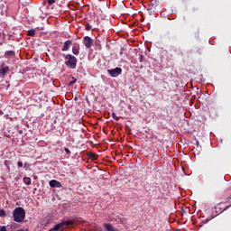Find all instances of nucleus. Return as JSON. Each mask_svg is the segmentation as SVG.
I'll list each match as a JSON object with an SVG mask.
<instances>
[{
  "instance_id": "f257e3e1",
  "label": "nucleus",
  "mask_w": 231,
  "mask_h": 231,
  "mask_svg": "<svg viewBox=\"0 0 231 231\" xmlns=\"http://www.w3.org/2000/svg\"><path fill=\"white\" fill-rule=\"evenodd\" d=\"M26 218V211L24 208L18 207L13 211V219L15 223H23Z\"/></svg>"
},
{
  "instance_id": "f03ea898",
  "label": "nucleus",
  "mask_w": 231,
  "mask_h": 231,
  "mask_svg": "<svg viewBox=\"0 0 231 231\" xmlns=\"http://www.w3.org/2000/svg\"><path fill=\"white\" fill-rule=\"evenodd\" d=\"M227 201L218 203L213 209L215 213L217 215L223 214L225 210H228L231 207V196L226 199Z\"/></svg>"
},
{
  "instance_id": "7ed1b4c3",
  "label": "nucleus",
  "mask_w": 231,
  "mask_h": 231,
  "mask_svg": "<svg viewBox=\"0 0 231 231\" xmlns=\"http://www.w3.org/2000/svg\"><path fill=\"white\" fill-rule=\"evenodd\" d=\"M63 57L66 59L65 65L69 69H77V57L71 54H62Z\"/></svg>"
},
{
  "instance_id": "20e7f679",
  "label": "nucleus",
  "mask_w": 231,
  "mask_h": 231,
  "mask_svg": "<svg viewBox=\"0 0 231 231\" xmlns=\"http://www.w3.org/2000/svg\"><path fill=\"white\" fill-rule=\"evenodd\" d=\"M73 224H74L73 220H66V221H63L61 223H59V224L55 225L49 231H59V230L62 231V230H64L65 228H68V226H70Z\"/></svg>"
},
{
  "instance_id": "39448f33",
  "label": "nucleus",
  "mask_w": 231,
  "mask_h": 231,
  "mask_svg": "<svg viewBox=\"0 0 231 231\" xmlns=\"http://www.w3.org/2000/svg\"><path fill=\"white\" fill-rule=\"evenodd\" d=\"M107 73L110 77H113V79H116L118 75H122V68L117 67L112 69H107Z\"/></svg>"
},
{
  "instance_id": "423d86ee",
  "label": "nucleus",
  "mask_w": 231,
  "mask_h": 231,
  "mask_svg": "<svg viewBox=\"0 0 231 231\" xmlns=\"http://www.w3.org/2000/svg\"><path fill=\"white\" fill-rule=\"evenodd\" d=\"M83 44L88 49L91 48V46H93V39L89 36H85L83 38Z\"/></svg>"
},
{
  "instance_id": "0eeeda50",
  "label": "nucleus",
  "mask_w": 231,
  "mask_h": 231,
  "mask_svg": "<svg viewBox=\"0 0 231 231\" xmlns=\"http://www.w3.org/2000/svg\"><path fill=\"white\" fill-rule=\"evenodd\" d=\"M50 187L52 189H60L62 187V183L57 180H51L49 181Z\"/></svg>"
},
{
  "instance_id": "6e6552de",
  "label": "nucleus",
  "mask_w": 231,
  "mask_h": 231,
  "mask_svg": "<svg viewBox=\"0 0 231 231\" xmlns=\"http://www.w3.org/2000/svg\"><path fill=\"white\" fill-rule=\"evenodd\" d=\"M73 55H79L80 53V45L79 43H74L72 46Z\"/></svg>"
},
{
  "instance_id": "1a4fd4ad",
  "label": "nucleus",
  "mask_w": 231,
  "mask_h": 231,
  "mask_svg": "<svg viewBox=\"0 0 231 231\" xmlns=\"http://www.w3.org/2000/svg\"><path fill=\"white\" fill-rule=\"evenodd\" d=\"M71 44H73V41L68 40L64 42V45L61 49L62 51H68V50H69V46H71Z\"/></svg>"
},
{
  "instance_id": "9d476101",
  "label": "nucleus",
  "mask_w": 231,
  "mask_h": 231,
  "mask_svg": "<svg viewBox=\"0 0 231 231\" xmlns=\"http://www.w3.org/2000/svg\"><path fill=\"white\" fill-rule=\"evenodd\" d=\"M8 71H10V67L5 66L0 69V75L2 77H6V73H8Z\"/></svg>"
},
{
  "instance_id": "9b49d317",
  "label": "nucleus",
  "mask_w": 231,
  "mask_h": 231,
  "mask_svg": "<svg viewBox=\"0 0 231 231\" xmlns=\"http://www.w3.org/2000/svg\"><path fill=\"white\" fill-rule=\"evenodd\" d=\"M104 227L106 228V230L107 231H115V227L113 226L112 224H105Z\"/></svg>"
},
{
  "instance_id": "f8f14e48",
  "label": "nucleus",
  "mask_w": 231,
  "mask_h": 231,
  "mask_svg": "<svg viewBox=\"0 0 231 231\" xmlns=\"http://www.w3.org/2000/svg\"><path fill=\"white\" fill-rule=\"evenodd\" d=\"M5 55V57H14L15 56V51H6Z\"/></svg>"
},
{
  "instance_id": "ddd939ff",
  "label": "nucleus",
  "mask_w": 231,
  "mask_h": 231,
  "mask_svg": "<svg viewBox=\"0 0 231 231\" xmlns=\"http://www.w3.org/2000/svg\"><path fill=\"white\" fill-rule=\"evenodd\" d=\"M88 158H90L91 160H98V154L95 152H90L88 153Z\"/></svg>"
},
{
  "instance_id": "4468645a",
  "label": "nucleus",
  "mask_w": 231,
  "mask_h": 231,
  "mask_svg": "<svg viewBox=\"0 0 231 231\" xmlns=\"http://www.w3.org/2000/svg\"><path fill=\"white\" fill-rule=\"evenodd\" d=\"M23 183L25 185H32V179L30 177H23Z\"/></svg>"
},
{
  "instance_id": "2eb2a0df",
  "label": "nucleus",
  "mask_w": 231,
  "mask_h": 231,
  "mask_svg": "<svg viewBox=\"0 0 231 231\" xmlns=\"http://www.w3.org/2000/svg\"><path fill=\"white\" fill-rule=\"evenodd\" d=\"M35 33H37V32L35 31V29H31L28 31V35L30 37H33V35H35Z\"/></svg>"
},
{
  "instance_id": "dca6fc26",
  "label": "nucleus",
  "mask_w": 231,
  "mask_h": 231,
  "mask_svg": "<svg viewBox=\"0 0 231 231\" xmlns=\"http://www.w3.org/2000/svg\"><path fill=\"white\" fill-rule=\"evenodd\" d=\"M156 6H158V2L156 0L152 1L151 2V10H152V8H156Z\"/></svg>"
},
{
  "instance_id": "f3484780",
  "label": "nucleus",
  "mask_w": 231,
  "mask_h": 231,
  "mask_svg": "<svg viewBox=\"0 0 231 231\" xmlns=\"http://www.w3.org/2000/svg\"><path fill=\"white\" fill-rule=\"evenodd\" d=\"M112 118H114V120H116V122H118V120H120V116H116V113H112Z\"/></svg>"
},
{
  "instance_id": "a211bd4d",
  "label": "nucleus",
  "mask_w": 231,
  "mask_h": 231,
  "mask_svg": "<svg viewBox=\"0 0 231 231\" xmlns=\"http://www.w3.org/2000/svg\"><path fill=\"white\" fill-rule=\"evenodd\" d=\"M5 216H6V212H5L3 209H0V217H5Z\"/></svg>"
},
{
  "instance_id": "6ab92c4d",
  "label": "nucleus",
  "mask_w": 231,
  "mask_h": 231,
  "mask_svg": "<svg viewBox=\"0 0 231 231\" xmlns=\"http://www.w3.org/2000/svg\"><path fill=\"white\" fill-rule=\"evenodd\" d=\"M55 1L56 0H48V5H55Z\"/></svg>"
},
{
  "instance_id": "aec40b11",
  "label": "nucleus",
  "mask_w": 231,
  "mask_h": 231,
  "mask_svg": "<svg viewBox=\"0 0 231 231\" xmlns=\"http://www.w3.org/2000/svg\"><path fill=\"white\" fill-rule=\"evenodd\" d=\"M77 82V79H73L72 81L69 82V86H73Z\"/></svg>"
},
{
  "instance_id": "412c9836",
  "label": "nucleus",
  "mask_w": 231,
  "mask_h": 231,
  "mask_svg": "<svg viewBox=\"0 0 231 231\" xmlns=\"http://www.w3.org/2000/svg\"><path fill=\"white\" fill-rule=\"evenodd\" d=\"M64 151H65L66 154H71V151H69V149L64 148Z\"/></svg>"
},
{
  "instance_id": "4be33fe9",
  "label": "nucleus",
  "mask_w": 231,
  "mask_h": 231,
  "mask_svg": "<svg viewBox=\"0 0 231 231\" xmlns=\"http://www.w3.org/2000/svg\"><path fill=\"white\" fill-rule=\"evenodd\" d=\"M91 28H92L91 25L88 24L85 27V30H87V32H89Z\"/></svg>"
},
{
  "instance_id": "5701e85b",
  "label": "nucleus",
  "mask_w": 231,
  "mask_h": 231,
  "mask_svg": "<svg viewBox=\"0 0 231 231\" xmlns=\"http://www.w3.org/2000/svg\"><path fill=\"white\" fill-rule=\"evenodd\" d=\"M139 62H143V55H140L139 57Z\"/></svg>"
},
{
  "instance_id": "b1692460",
  "label": "nucleus",
  "mask_w": 231,
  "mask_h": 231,
  "mask_svg": "<svg viewBox=\"0 0 231 231\" xmlns=\"http://www.w3.org/2000/svg\"><path fill=\"white\" fill-rule=\"evenodd\" d=\"M17 165H18V167H23V162L18 161Z\"/></svg>"
},
{
  "instance_id": "393cba45",
  "label": "nucleus",
  "mask_w": 231,
  "mask_h": 231,
  "mask_svg": "<svg viewBox=\"0 0 231 231\" xmlns=\"http://www.w3.org/2000/svg\"><path fill=\"white\" fill-rule=\"evenodd\" d=\"M0 231H7V230H6V226H2V227L0 228Z\"/></svg>"
},
{
  "instance_id": "a878e982",
  "label": "nucleus",
  "mask_w": 231,
  "mask_h": 231,
  "mask_svg": "<svg viewBox=\"0 0 231 231\" xmlns=\"http://www.w3.org/2000/svg\"><path fill=\"white\" fill-rule=\"evenodd\" d=\"M27 165H28V162H25L24 163V169H26Z\"/></svg>"
},
{
  "instance_id": "bb28decb",
  "label": "nucleus",
  "mask_w": 231,
  "mask_h": 231,
  "mask_svg": "<svg viewBox=\"0 0 231 231\" xmlns=\"http://www.w3.org/2000/svg\"><path fill=\"white\" fill-rule=\"evenodd\" d=\"M19 134H23V130H19Z\"/></svg>"
},
{
  "instance_id": "cd10ccee",
  "label": "nucleus",
  "mask_w": 231,
  "mask_h": 231,
  "mask_svg": "<svg viewBox=\"0 0 231 231\" xmlns=\"http://www.w3.org/2000/svg\"><path fill=\"white\" fill-rule=\"evenodd\" d=\"M142 68H143V66H141L140 69H142Z\"/></svg>"
},
{
  "instance_id": "c85d7f7f",
  "label": "nucleus",
  "mask_w": 231,
  "mask_h": 231,
  "mask_svg": "<svg viewBox=\"0 0 231 231\" xmlns=\"http://www.w3.org/2000/svg\"><path fill=\"white\" fill-rule=\"evenodd\" d=\"M2 45V43L0 42V46Z\"/></svg>"
}]
</instances>
